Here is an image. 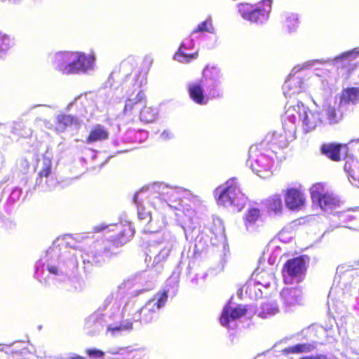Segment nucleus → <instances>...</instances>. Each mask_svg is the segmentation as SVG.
<instances>
[{"instance_id": "1", "label": "nucleus", "mask_w": 359, "mask_h": 359, "mask_svg": "<svg viewBox=\"0 0 359 359\" xmlns=\"http://www.w3.org/2000/svg\"><path fill=\"white\" fill-rule=\"evenodd\" d=\"M215 196L217 203L224 207L233 206L241 210L245 205L247 197L243 192L237 179L232 177L216 188Z\"/></svg>"}, {"instance_id": "2", "label": "nucleus", "mask_w": 359, "mask_h": 359, "mask_svg": "<svg viewBox=\"0 0 359 359\" xmlns=\"http://www.w3.org/2000/svg\"><path fill=\"white\" fill-rule=\"evenodd\" d=\"M294 139V133L291 131L269 133L259 143L251 147V149H253L254 152H259L262 155L267 156L269 151L274 152L277 149L288 147Z\"/></svg>"}, {"instance_id": "3", "label": "nucleus", "mask_w": 359, "mask_h": 359, "mask_svg": "<svg viewBox=\"0 0 359 359\" xmlns=\"http://www.w3.org/2000/svg\"><path fill=\"white\" fill-rule=\"evenodd\" d=\"M272 4V0H262L255 4L241 3L238 8L244 20L255 24H263L269 18Z\"/></svg>"}, {"instance_id": "4", "label": "nucleus", "mask_w": 359, "mask_h": 359, "mask_svg": "<svg viewBox=\"0 0 359 359\" xmlns=\"http://www.w3.org/2000/svg\"><path fill=\"white\" fill-rule=\"evenodd\" d=\"M168 299L167 290L157 292L148 300L135 314L136 320L141 323H150L157 318V311L165 305Z\"/></svg>"}, {"instance_id": "5", "label": "nucleus", "mask_w": 359, "mask_h": 359, "mask_svg": "<svg viewBox=\"0 0 359 359\" xmlns=\"http://www.w3.org/2000/svg\"><path fill=\"white\" fill-rule=\"evenodd\" d=\"M306 271L304 256L288 259L282 268V275L285 283H291L294 279L302 280Z\"/></svg>"}, {"instance_id": "6", "label": "nucleus", "mask_w": 359, "mask_h": 359, "mask_svg": "<svg viewBox=\"0 0 359 359\" xmlns=\"http://www.w3.org/2000/svg\"><path fill=\"white\" fill-rule=\"evenodd\" d=\"M135 229L133 228L130 223H125L121 225V229L118 234L108 241V244L103 250V253L106 257H110L116 255L115 252L111 251L114 248H118L127 242H128L134 236Z\"/></svg>"}, {"instance_id": "7", "label": "nucleus", "mask_w": 359, "mask_h": 359, "mask_svg": "<svg viewBox=\"0 0 359 359\" xmlns=\"http://www.w3.org/2000/svg\"><path fill=\"white\" fill-rule=\"evenodd\" d=\"M311 197L314 203H317L322 210H327L335 207V198L330 194L321 183H316L311 188Z\"/></svg>"}, {"instance_id": "8", "label": "nucleus", "mask_w": 359, "mask_h": 359, "mask_svg": "<svg viewBox=\"0 0 359 359\" xmlns=\"http://www.w3.org/2000/svg\"><path fill=\"white\" fill-rule=\"evenodd\" d=\"M284 200L287 208L290 210H299L306 205V196L298 188L292 187L284 191Z\"/></svg>"}, {"instance_id": "9", "label": "nucleus", "mask_w": 359, "mask_h": 359, "mask_svg": "<svg viewBox=\"0 0 359 359\" xmlns=\"http://www.w3.org/2000/svg\"><path fill=\"white\" fill-rule=\"evenodd\" d=\"M70 74L86 72L93 66L94 57L79 52H72Z\"/></svg>"}, {"instance_id": "10", "label": "nucleus", "mask_w": 359, "mask_h": 359, "mask_svg": "<svg viewBox=\"0 0 359 359\" xmlns=\"http://www.w3.org/2000/svg\"><path fill=\"white\" fill-rule=\"evenodd\" d=\"M285 97H291L305 90L304 79L298 75L290 74L283 86Z\"/></svg>"}, {"instance_id": "11", "label": "nucleus", "mask_w": 359, "mask_h": 359, "mask_svg": "<svg viewBox=\"0 0 359 359\" xmlns=\"http://www.w3.org/2000/svg\"><path fill=\"white\" fill-rule=\"evenodd\" d=\"M146 102V96L142 90H140L135 98H128L126 100L125 107L123 111V116L134 119L140 111V105L144 104Z\"/></svg>"}, {"instance_id": "12", "label": "nucleus", "mask_w": 359, "mask_h": 359, "mask_svg": "<svg viewBox=\"0 0 359 359\" xmlns=\"http://www.w3.org/2000/svg\"><path fill=\"white\" fill-rule=\"evenodd\" d=\"M72 51H64L55 53L52 57V63L57 71L64 74H70Z\"/></svg>"}, {"instance_id": "13", "label": "nucleus", "mask_w": 359, "mask_h": 359, "mask_svg": "<svg viewBox=\"0 0 359 359\" xmlns=\"http://www.w3.org/2000/svg\"><path fill=\"white\" fill-rule=\"evenodd\" d=\"M343 150H348L347 146L337 143H324L320 148L321 154L334 162H339L342 160L341 151Z\"/></svg>"}, {"instance_id": "14", "label": "nucleus", "mask_w": 359, "mask_h": 359, "mask_svg": "<svg viewBox=\"0 0 359 359\" xmlns=\"http://www.w3.org/2000/svg\"><path fill=\"white\" fill-rule=\"evenodd\" d=\"M247 311L248 309L245 306L239 305L234 308L229 305L225 306L220 316V323L222 325L229 327L231 320H237L244 316Z\"/></svg>"}, {"instance_id": "15", "label": "nucleus", "mask_w": 359, "mask_h": 359, "mask_svg": "<svg viewBox=\"0 0 359 359\" xmlns=\"http://www.w3.org/2000/svg\"><path fill=\"white\" fill-rule=\"evenodd\" d=\"M302 296V290L297 287H284L280 292V297L287 306L299 304Z\"/></svg>"}, {"instance_id": "16", "label": "nucleus", "mask_w": 359, "mask_h": 359, "mask_svg": "<svg viewBox=\"0 0 359 359\" xmlns=\"http://www.w3.org/2000/svg\"><path fill=\"white\" fill-rule=\"evenodd\" d=\"M109 133L107 129L101 124H97L89 131L86 137V142L87 144H92L97 142L104 141L109 138Z\"/></svg>"}, {"instance_id": "17", "label": "nucleus", "mask_w": 359, "mask_h": 359, "mask_svg": "<svg viewBox=\"0 0 359 359\" xmlns=\"http://www.w3.org/2000/svg\"><path fill=\"white\" fill-rule=\"evenodd\" d=\"M306 112H308V107L302 102H297L296 104L287 107L285 116L287 120L292 123H296L297 121H300Z\"/></svg>"}, {"instance_id": "18", "label": "nucleus", "mask_w": 359, "mask_h": 359, "mask_svg": "<svg viewBox=\"0 0 359 359\" xmlns=\"http://www.w3.org/2000/svg\"><path fill=\"white\" fill-rule=\"evenodd\" d=\"M188 92L191 99L198 104H206V99L202 85L199 83H191L188 87Z\"/></svg>"}, {"instance_id": "19", "label": "nucleus", "mask_w": 359, "mask_h": 359, "mask_svg": "<svg viewBox=\"0 0 359 359\" xmlns=\"http://www.w3.org/2000/svg\"><path fill=\"white\" fill-rule=\"evenodd\" d=\"M72 126H79V122L76 118L67 114H60L57 116L55 128L57 132L62 133L67 128Z\"/></svg>"}, {"instance_id": "20", "label": "nucleus", "mask_w": 359, "mask_h": 359, "mask_svg": "<svg viewBox=\"0 0 359 359\" xmlns=\"http://www.w3.org/2000/svg\"><path fill=\"white\" fill-rule=\"evenodd\" d=\"M359 101V88L350 87L344 89L339 97L341 105L353 104H356Z\"/></svg>"}, {"instance_id": "21", "label": "nucleus", "mask_w": 359, "mask_h": 359, "mask_svg": "<svg viewBox=\"0 0 359 359\" xmlns=\"http://www.w3.org/2000/svg\"><path fill=\"white\" fill-rule=\"evenodd\" d=\"M300 121L302 122L305 132H310L315 129L319 123L318 114L310 111L308 109V112L304 114Z\"/></svg>"}, {"instance_id": "22", "label": "nucleus", "mask_w": 359, "mask_h": 359, "mask_svg": "<svg viewBox=\"0 0 359 359\" xmlns=\"http://www.w3.org/2000/svg\"><path fill=\"white\" fill-rule=\"evenodd\" d=\"M222 74L220 70L215 66L206 65L203 71V80L210 81L212 86H216Z\"/></svg>"}, {"instance_id": "23", "label": "nucleus", "mask_w": 359, "mask_h": 359, "mask_svg": "<svg viewBox=\"0 0 359 359\" xmlns=\"http://www.w3.org/2000/svg\"><path fill=\"white\" fill-rule=\"evenodd\" d=\"M315 346L311 344H297L294 346H288L282 350L285 355L298 354L312 351Z\"/></svg>"}, {"instance_id": "24", "label": "nucleus", "mask_w": 359, "mask_h": 359, "mask_svg": "<svg viewBox=\"0 0 359 359\" xmlns=\"http://www.w3.org/2000/svg\"><path fill=\"white\" fill-rule=\"evenodd\" d=\"M266 206L268 209L276 213L281 212L283 208L282 198L280 195L274 194L266 200Z\"/></svg>"}, {"instance_id": "25", "label": "nucleus", "mask_w": 359, "mask_h": 359, "mask_svg": "<svg viewBox=\"0 0 359 359\" xmlns=\"http://www.w3.org/2000/svg\"><path fill=\"white\" fill-rule=\"evenodd\" d=\"M184 44H182L179 50L175 54V59L182 63L190 62L198 57V53H187L183 50Z\"/></svg>"}, {"instance_id": "26", "label": "nucleus", "mask_w": 359, "mask_h": 359, "mask_svg": "<svg viewBox=\"0 0 359 359\" xmlns=\"http://www.w3.org/2000/svg\"><path fill=\"white\" fill-rule=\"evenodd\" d=\"M139 118L142 122L149 123L155 120L156 115L151 107L144 106L139 111Z\"/></svg>"}, {"instance_id": "27", "label": "nucleus", "mask_w": 359, "mask_h": 359, "mask_svg": "<svg viewBox=\"0 0 359 359\" xmlns=\"http://www.w3.org/2000/svg\"><path fill=\"white\" fill-rule=\"evenodd\" d=\"M299 25L298 18L295 14L290 13L285 15L283 25L289 32H292L297 28Z\"/></svg>"}, {"instance_id": "28", "label": "nucleus", "mask_w": 359, "mask_h": 359, "mask_svg": "<svg viewBox=\"0 0 359 359\" xmlns=\"http://www.w3.org/2000/svg\"><path fill=\"white\" fill-rule=\"evenodd\" d=\"M43 168L40 170L38 173L39 178L48 177L51 174L52 170V160L50 157L45 155L42 157Z\"/></svg>"}, {"instance_id": "29", "label": "nucleus", "mask_w": 359, "mask_h": 359, "mask_svg": "<svg viewBox=\"0 0 359 359\" xmlns=\"http://www.w3.org/2000/svg\"><path fill=\"white\" fill-rule=\"evenodd\" d=\"M133 200L137 207L138 218L145 222H150L151 221V213L144 208L142 204L137 201V196L135 195Z\"/></svg>"}, {"instance_id": "30", "label": "nucleus", "mask_w": 359, "mask_h": 359, "mask_svg": "<svg viewBox=\"0 0 359 359\" xmlns=\"http://www.w3.org/2000/svg\"><path fill=\"white\" fill-rule=\"evenodd\" d=\"M325 113L330 124H335L338 123L342 116L341 114L338 115L336 109L330 105H328L325 109Z\"/></svg>"}, {"instance_id": "31", "label": "nucleus", "mask_w": 359, "mask_h": 359, "mask_svg": "<svg viewBox=\"0 0 359 359\" xmlns=\"http://www.w3.org/2000/svg\"><path fill=\"white\" fill-rule=\"evenodd\" d=\"M260 216L259 209L255 208H250L245 216V222L250 224L255 223L259 219Z\"/></svg>"}, {"instance_id": "32", "label": "nucleus", "mask_w": 359, "mask_h": 359, "mask_svg": "<svg viewBox=\"0 0 359 359\" xmlns=\"http://www.w3.org/2000/svg\"><path fill=\"white\" fill-rule=\"evenodd\" d=\"M99 321L100 318L95 314H93L86 319L85 327L88 330V334H93L95 332L96 330H93L92 328L94 325H96Z\"/></svg>"}, {"instance_id": "33", "label": "nucleus", "mask_w": 359, "mask_h": 359, "mask_svg": "<svg viewBox=\"0 0 359 359\" xmlns=\"http://www.w3.org/2000/svg\"><path fill=\"white\" fill-rule=\"evenodd\" d=\"M210 28H212L211 20L207 19L201 22L197 27L192 31V33L210 32Z\"/></svg>"}, {"instance_id": "34", "label": "nucleus", "mask_w": 359, "mask_h": 359, "mask_svg": "<svg viewBox=\"0 0 359 359\" xmlns=\"http://www.w3.org/2000/svg\"><path fill=\"white\" fill-rule=\"evenodd\" d=\"M11 46V40L6 34L0 33V50H5Z\"/></svg>"}, {"instance_id": "35", "label": "nucleus", "mask_w": 359, "mask_h": 359, "mask_svg": "<svg viewBox=\"0 0 359 359\" xmlns=\"http://www.w3.org/2000/svg\"><path fill=\"white\" fill-rule=\"evenodd\" d=\"M86 353L89 357L93 358H102L104 355L102 351L95 348H88L86 350Z\"/></svg>"}, {"instance_id": "36", "label": "nucleus", "mask_w": 359, "mask_h": 359, "mask_svg": "<svg viewBox=\"0 0 359 359\" xmlns=\"http://www.w3.org/2000/svg\"><path fill=\"white\" fill-rule=\"evenodd\" d=\"M353 163H355L354 167L356 168L357 163L353 159H351L346 161L344 164V169L351 177H353L355 170L352 168Z\"/></svg>"}, {"instance_id": "37", "label": "nucleus", "mask_w": 359, "mask_h": 359, "mask_svg": "<svg viewBox=\"0 0 359 359\" xmlns=\"http://www.w3.org/2000/svg\"><path fill=\"white\" fill-rule=\"evenodd\" d=\"M147 70L140 71L135 76V81L139 83V86H141L142 83L147 81Z\"/></svg>"}, {"instance_id": "38", "label": "nucleus", "mask_w": 359, "mask_h": 359, "mask_svg": "<svg viewBox=\"0 0 359 359\" xmlns=\"http://www.w3.org/2000/svg\"><path fill=\"white\" fill-rule=\"evenodd\" d=\"M20 166L22 168L23 172L24 173L27 172V170L29 168V161L27 158H22L20 161Z\"/></svg>"}, {"instance_id": "39", "label": "nucleus", "mask_w": 359, "mask_h": 359, "mask_svg": "<svg viewBox=\"0 0 359 359\" xmlns=\"http://www.w3.org/2000/svg\"><path fill=\"white\" fill-rule=\"evenodd\" d=\"M107 228V226H106V225L98 224V225H95V226H93V231L95 233H97V232H100L102 231H104Z\"/></svg>"}, {"instance_id": "40", "label": "nucleus", "mask_w": 359, "mask_h": 359, "mask_svg": "<svg viewBox=\"0 0 359 359\" xmlns=\"http://www.w3.org/2000/svg\"><path fill=\"white\" fill-rule=\"evenodd\" d=\"M300 359H327V357L324 355H316L315 356H305Z\"/></svg>"}, {"instance_id": "41", "label": "nucleus", "mask_w": 359, "mask_h": 359, "mask_svg": "<svg viewBox=\"0 0 359 359\" xmlns=\"http://www.w3.org/2000/svg\"><path fill=\"white\" fill-rule=\"evenodd\" d=\"M48 271L52 274H57V268L55 266H48Z\"/></svg>"}, {"instance_id": "42", "label": "nucleus", "mask_w": 359, "mask_h": 359, "mask_svg": "<svg viewBox=\"0 0 359 359\" xmlns=\"http://www.w3.org/2000/svg\"><path fill=\"white\" fill-rule=\"evenodd\" d=\"M69 359H86L85 357L79 355H74L72 357H70Z\"/></svg>"}, {"instance_id": "43", "label": "nucleus", "mask_w": 359, "mask_h": 359, "mask_svg": "<svg viewBox=\"0 0 359 359\" xmlns=\"http://www.w3.org/2000/svg\"><path fill=\"white\" fill-rule=\"evenodd\" d=\"M133 60H134L133 58H128L127 60L123 61V65H128V64H130Z\"/></svg>"}, {"instance_id": "44", "label": "nucleus", "mask_w": 359, "mask_h": 359, "mask_svg": "<svg viewBox=\"0 0 359 359\" xmlns=\"http://www.w3.org/2000/svg\"><path fill=\"white\" fill-rule=\"evenodd\" d=\"M175 194H177V191H171V193L170 194V196H174Z\"/></svg>"}, {"instance_id": "45", "label": "nucleus", "mask_w": 359, "mask_h": 359, "mask_svg": "<svg viewBox=\"0 0 359 359\" xmlns=\"http://www.w3.org/2000/svg\"><path fill=\"white\" fill-rule=\"evenodd\" d=\"M345 151H346L345 156H344V157L342 156V159H343L344 158H346V156H347V150H345Z\"/></svg>"}, {"instance_id": "46", "label": "nucleus", "mask_w": 359, "mask_h": 359, "mask_svg": "<svg viewBox=\"0 0 359 359\" xmlns=\"http://www.w3.org/2000/svg\"><path fill=\"white\" fill-rule=\"evenodd\" d=\"M124 353H126L127 354L129 353V352L128 351H126V350H123V353H122V355L124 354Z\"/></svg>"}, {"instance_id": "47", "label": "nucleus", "mask_w": 359, "mask_h": 359, "mask_svg": "<svg viewBox=\"0 0 359 359\" xmlns=\"http://www.w3.org/2000/svg\"><path fill=\"white\" fill-rule=\"evenodd\" d=\"M120 330V327H115V328H113V330Z\"/></svg>"}, {"instance_id": "48", "label": "nucleus", "mask_w": 359, "mask_h": 359, "mask_svg": "<svg viewBox=\"0 0 359 359\" xmlns=\"http://www.w3.org/2000/svg\"><path fill=\"white\" fill-rule=\"evenodd\" d=\"M16 359H20V354H16Z\"/></svg>"}, {"instance_id": "49", "label": "nucleus", "mask_w": 359, "mask_h": 359, "mask_svg": "<svg viewBox=\"0 0 359 359\" xmlns=\"http://www.w3.org/2000/svg\"><path fill=\"white\" fill-rule=\"evenodd\" d=\"M123 358H112V359H123Z\"/></svg>"}]
</instances>
